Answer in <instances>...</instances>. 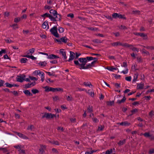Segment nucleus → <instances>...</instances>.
Returning a JSON list of instances; mask_svg holds the SVG:
<instances>
[{"label": "nucleus", "instance_id": "nucleus-1", "mask_svg": "<svg viewBox=\"0 0 154 154\" xmlns=\"http://www.w3.org/2000/svg\"><path fill=\"white\" fill-rule=\"evenodd\" d=\"M79 61L81 63H79L78 60H75L74 63L76 66H80L79 69H88L93 66H92L91 63H89L88 64L86 65L85 66L87 62V60L85 58H79L78 59Z\"/></svg>", "mask_w": 154, "mask_h": 154}, {"label": "nucleus", "instance_id": "nucleus-2", "mask_svg": "<svg viewBox=\"0 0 154 154\" xmlns=\"http://www.w3.org/2000/svg\"><path fill=\"white\" fill-rule=\"evenodd\" d=\"M51 33L57 38L59 37V34L57 33V28L56 26H54L50 30Z\"/></svg>", "mask_w": 154, "mask_h": 154}, {"label": "nucleus", "instance_id": "nucleus-3", "mask_svg": "<svg viewBox=\"0 0 154 154\" xmlns=\"http://www.w3.org/2000/svg\"><path fill=\"white\" fill-rule=\"evenodd\" d=\"M56 116V115L54 114H52L51 113L45 112L44 113L43 115L42 116V118H46L47 119H49L50 118H53Z\"/></svg>", "mask_w": 154, "mask_h": 154}, {"label": "nucleus", "instance_id": "nucleus-4", "mask_svg": "<svg viewBox=\"0 0 154 154\" xmlns=\"http://www.w3.org/2000/svg\"><path fill=\"white\" fill-rule=\"evenodd\" d=\"M25 77L26 75H25L20 74L17 75L16 79L17 82H22L25 80Z\"/></svg>", "mask_w": 154, "mask_h": 154}, {"label": "nucleus", "instance_id": "nucleus-5", "mask_svg": "<svg viewBox=\"0 0 154 154\" xmlns=\"http://www.w3.org/2000/svg\"><path fill=\"white\" fill-rule=\"evenodd\" d=\"M53 18H54V19L51 20V21H60L61 20V15L58 14H56L55 17H53Z\"/></svg>", "mask_w": 154, "mask_h": 154}, {"label": "nucleus", "instance_id": "nucleus-6", "mask_svg": "<svg viewBox=\"0 0 154 154\" xmlns=\"http://www.w3.org/2000/svg\"><path fill=\"white\" fill-rule=\"evenodd\" d=\"M134 34L136 35H139L142 37H143V39H147V35L143 33L134 32Z\"/></svg>", "mask_w": 154, "mask_h": 154}, {"label": "nucleus", "instance_id": "nucleus-7", "mask_svg": "<svg viewBox=\"0 0 154 154\" xmlns=\"http://www.w3.org/2000/svg\"><path fill=\"white\" fill-rule=\"evenodd\" d=\"M40 147L41 148L39 149L40 154H44L45 153V150L46 148V146L45 145H41Z\"/></svg>", "mask_w": 154, "mask_h": 154}, {"label": "nucleus", "instance_id": "nucleus-8", "mask_svg": "<svg viewBox=\"0 0 154 154\" xmlns=\"http://www.w3.org/2000/svg\"><path fill=\"white\" fill-rule=\"evenodd\" d=\"M41 16L42 17H44V18H45L46 17H49L51 20V19L53 20L54 19L53 18V16L47 13H46L42 15Z\"/></svg>", "mask_w": 154, "mask_h": 154}, {"label": "nucleus", "instance_id": "nucleus-9", "mask_svg": "<svg viewBox=\"0 0 154 154\" xmlns=\"http://www.w3.org/2000/svg\"><path fill=\"white\" fill-rule=\"evenodd\" d=\"M47 58L49 59H54L59 58V57L54 54H51L48 56Z\"/></svg>", "mask_w": 154, "mask_h": 154}, {"label": "nucleus", "instance_id": "nucleus-10", "mask_svg": "<svg viewBox=\"0 0 154 154\" xmlns=\"http://www.w3.org/2000/svg\"><path fill=\"white\" fill-rule=\"evenodd\" d=\"M69 40L66 36L60 38V43L63 42L64 43H66Z\"/></svg>", "mask_w": 154, "mask_h": 154}, {"label": "nucleus", "instance_id": "nucleus-11", "mask_svg": "<svg viewBox=\"0 0 154 154\" xmlns=\"http://www.w3.org/2000/svg\"><path fill=\"white\" fill-rule=\"evenodd\" d=\"M118 124H119L121 125L124 126H129L130 125V123L128 122L127 121H125L124 122H122L121 123H119Z\"/></svg>", "mask_w": 154, "mask_h": 154}, {"label": "nucleus", "instance_id": "nucleus-12", "mask_svg": "<svg viewBox=\"0 0 154 154\" xmlns=\"http://www.w3.org/2000/svg\"><path fill=\"white\" fill-rule=\"evenodd\" d=\"M70 53L69 58L68 60L69 62H70L71 60H72L75 58V56L74 55L75 54L73 52L71 51L70 52Z\"/></svg>", "mask_w": 154, "mask_h": 154}, {"label": "nucleus", "instance_id": "nucleus-13", "mask_svg": "<svg viewBox=\"0 0 154 154\" xmlns=\"http://www.w3.org/2000/svg\"><path fill=\"white\" fill-rule=\"evenodd\" d=\"M63 49H60V53L62 54V55L63 57V58L64 59H66L67 58L66 55V52L63 51Z\"/></svg>", "mask_w": 154, "mask_h": 154}, {"label": "nucleus", "instance_id": "nucleus-14", "mask_svg": "<svg viewBox=\"0 0 154 154\" xmlns=\"http://www.w3.org/2000/svg\"><path fill=\"white\" fill-rule=\"evenodd\" d=\"M47 26V29L49 28L48 22V21H45L42 24V27L43 29H46Z\"/></svg>", "mask_w": 154, "mask_h": 154}, {"label": "nucleus", "instance_id": "nucleus-15", "mask_svg": "<svg viewBox=\"0 0 154 154\" xmlns=\"http://www.w3.org/2000/svg\"><path fill=\"white\" fill-rule=\"evenodd\" d=\"M17 135L20 137L24 139H28V137L24 134L20 133H17Z\"/></svg>", "mask_w": 154, "mask_h": 154}, {"label": "nucleus", "instance_id": "nucleus-16", "mask_svg": "<svg viewBox=\"0 0 154 154\" xmlns=\"http://www.w3.org/2000/svg\"><path fill=\"white\" fill-rule=\"evenodd\" d=\"M126 98L125 96H124L121 100H118L117 102V103L118 104H120L121 103H124L126 100Z\"/></svg>", "mask_w": 154, "mask_h": 154}, {"label": "nucleus", "instance_id": "nucleus-17", "mask_svg": "<svg viewBox=\"0 0 154 154\" xmlns=\"http://www.w3.org/2000/svg\"><path fill=\"white\" fill-rule=\"evenodd\" d=\"M120 15L121 14H119L115 13L112 14V16L113 18L115 19L120 18Z\"/></svg>", "mask_w": 154, "mask_h": 154}, {"label": "nucleus", "instance_id": "nucleus-18", "mask_svg": "<svg viewBox=\"0 0 154 154\" xmlns=\"http://www.w3.org/2000/svg\"><path fill=\"white\" fill-rule=\"evenodd\" d=\"M49 12L51 14L53 15L54 17H55L56 14H58L57 11L53 9H51L50 10Z\"/></svg>", "mask_w": 154, "mask_h": 154}, {"label": "nucleus", "instance_id": "nucleus-19", "mask_svg": "<svg viewBox=\"0 0 154 154\" xmlns=\"http://www.w3.org/2000/svg\"><path fill=\"white\" fill-rule=\"evenodd\" d=\"M23 92L26 96H32V94L28 90H24L23 91Z\"/></svg>", "mask_w": 154, "mask_h": 154}, {"label": "nucleus", "instance_id": "nucleus-20", "mask_svg": "<svg viewBox=\"0 0 154 154\" xmlns=\"http://www.w3.org/2000/svg\"><path fill=\"white\" fill-rule=\"evenodd\" d=\"M111 45L112 46H116L118 45H121L122 43L119 42H114L111 44Z\"/></svg>", "mask_w": 154, "mask_h": 154}, {"label": "nucleus", "instance_id": "nucleus-21", "mask_svg": "<svg viewBox=\"0 0 154 154\" xmlns=\"http://www.w3.org/2000/svg\"><path fill=\"white\" fill-rule=\"evenodd\" d=\"M144 85L142 82L140 83L139 84H138L137 85V89H142L143 88Z\"/></svg>", "mask_w": 154, "mask_h": 154}, {"label": "nucleus", "instance_id": "nucleus-22", "mask_svg": "<svg viewBox=\"0 0 154 154\" xmlns=\"http://www.w3.org/2000/svg\"><path fill=\"white\" fill-rule=\"evenodd\" d=\"M126 139H124L122 140H120L119 142L118 143V144L119 146L125 144L126 143Z\"/></svg>", "mask_w": 154, "mask_h": 154}, {"label": "nucleus", "instance_id": "nucleus-23", "mask_svg": "<svg viewBox=\"0 0 154 154\" xmlns=\"http://www.w3.org/2000/svg\"><path fill=\"white\" fill-rule=\"evenodd\" d=\"M49 142L50 143L55 145H59V143L57 141H55V140H51V141H49Z\"/></svg>", "mask_w": 154, "mask_h": 154}, {"label": "nucleus", "instance_id": "nucleus-24", "mask_svg": "<svg viewBox=\"0 0 154 154\" xmlns=\"http://www.w3.org/2000/svg\"><path fill=\"white\" fill-rule=\"evenodd\" d=\"M47 63L46 61L41 62L38 63V64L44 67L47 65Z\"/></svg>", "mask_w": 154, "mask_h": 154}, {"label": "nucleus", "instance_id": "nucleus-25", "mask_svg": "<svg viewBox=\"0 0 154 154\" xmlns=\"http://www.w3.org/2000/svg\"><path fill=\"white\" fill-rule=\"evenodd\" d=\"M42 72L39 70H35L33 72V74L34 75H39L40 76Z\"/></svg>", "mask_w": 154, "mask_h": 154}, {"label": "nucleus", "instance_id": "nucleus-26", "mask_svg": "<svg viewBox=\"0 0 154 154\" xmlns=\"http://www.w3.org/2000/svg\"><path fill=\"white\" fill-rule=\"evenodd\" d=\"M46 73H47L49 75V76H54L55 77L57 76L56 75H55V72L53 71H52L51 72H46Z\"/></svg>", "mask_w": 154, "mask_h": 154}, {"label": "nucleus", "instance_id": "nucleus-27", "mask_svg": "<svg viewBox=\"0 0 154 154\" xmlns=\"http://www.w3.org/2000/svg\"><path fill=\"white\" fill-rule=\"evenodd\" d=\"M106 69L111 71H113L114 70H117L118 69V68H116L110 67H107L106 68Z\"/></svg>", "mask_w": 154, "mask_h": 154}, {"label": "nucleus", "instance_id": "nucleus-28", "mask_svg": "<svg viewBox=\"0 0 154 154\" xmlns=\"http://www.w3.org/2000/svg\"><path fill=\"white\" fill-rule=\"evenodd\" d=\"M56 91H61L63 92V90L62 88H54V92Z\"/></svg>", "mask_w": 154, "mask_h": 154}, {"label": "nucleus", "instance_id": "nucleus-29", "mask_svg": "<svg viewBox=\"0 0 154 154\" xmlns=\"http://www.w3.org/2000/svg\"><path fill=\"white\" fill-rule=\"evenodd\" d=\"M35 49L34 48H32V49H29L28 51H27V54H29L30 53L33 54L34 53L35 51Z\"/></svg>", "mask_w": 154, "mask_h": 154}, {"label": "nucleus", "instance_id": "nucleus-30", "mask_svg": "<svg viewBox=\"0 0 154 154\" xmlns=\"http://www.w3.org/2000/svg\"><path fill=\"white\" fill-rule=\"evenodd\" d=\"M92 41L96 43H102V41L98 39H94L92 40Z\"/></svg>", "mask_w": 154, "mask_h": 154}, {"label": "nucleus", "instance_id": "nucleus-31", "mask_svg": "<svg viewBox=\"0 0 154 154\" xmlns=\"http://www.w3.org/2000/svg\"><path fill=\"white\" fill-rule=\"evenodd\" d=\"M121 46H122L126 48H129V47H130V46H131V45H130V44H129L127 43H122V45Z\"/></svg>", "mask_w": 154, "mask_h": 154}, {"label": "nucleus", "instance_id": "nucleus-32", "mask_svg": "<svg viewBox=\"0 0 154 154\" xmlns=\"http://www.w3.org/2000/svg\"><path fill=\"white\" fill-rule=\"evenodd\" d=\"M87 93L91 97H93L94 96V93L93 91L92 92V91L89 90H88V91L87 92Z\"/></svg>", "mask_w": 154, "mask_h": 154}, {"label": "nucleus", "instance_id": "nucleus-33", "mask_svg": "<svg viewBox=\"0 0 154 154\" xmlns=\"http://www.w3.org/2000/svg\"><path fill=\"white\" fill-rule=\"evenodd\" d=\"M142 53L145 54L147 55L149 54V53L144 49H143L142 50Z\"/></svg>", "mask_w": 154, "mask_h": 154}, {"label": "nucleus", "instance_id": "nucleus-34", "mask_svg": "<svg viewBox=\"0 0 154 154\" xmlns=\"http://www.w3.org/2000/svg\"><path fill=\"white\" fill-rule=\"evenodd\" d=\"M132 13L135 15H139L140 14V11L139 10L133 11Z\"/></svg>", "mask_w": 154, "mask_h": 154}, {"label": "nucleus", "instance_id": "nucleus-35", "mask_svg": "<svg viewBox=\"0 0 154 154\" xmlns=\"http://www.w3.org/2000/svg\"><path fill=\"white\" fill-rule=\"evenodd\" d=\"M32 92L34 94H35L39 92V91L37 89H33L31 90Z\"/></svg>", "mask_w": 154, "mask_h": 154}, {"label": "nucleus", "instance_id": "nucleus-36", "mask_svg": "<svg viewBox=\"0 0 154 154\" xmlns=\"http://www.w3.org/2000/svg\"><path fill=\"white\" fill-rule=\"evenodd\" d=\"M31 87H32V86L31 85V84H30H30L28 83L27 84H25L24 85V88H25L27 89V88H30Z\"/></svg>", "mask_w": 154, "mask_h": 154}, {"label": "nucleus", "instance_id": "nucleus-37", "mask_svg": "<svg viewBox=\"0 0 154 154\" xmlns=\"http://www.w3.org/2000/svg\"><path fill=\"white\" fill-rule=\"evenodd\" d=\"M142 134H143L144 136L146 137H150L151 136V135H150L149 133L146 132Z\"/></svg>", "mask_w": 154, "mask_h": 154}, {"label": "nucleus", "instance_id": "nucleus-38", "mask_svg": "<svg viewBox=\"0 0 154 154\" xmlns=\"http://www.w3.org/2000/svg\"><path fill=\"white\" fill-rule=\"evenodd\" d=\"M34 127L32 125H30V126H28L27 129L28 130H30L31 131H32V130L34 128Z\"/></svg>", "mask_w": 154, "mask_h": 154}, {"label": "nucleus", "instance_id": "nucleus-39", "mask_svg": "<svg viewBox=\"0 0 154 154\" xmlns=\"http://www.w3.org/2000/svg\"><path fill=\"white\" fill-rule=\"evenodd\" d=\"M88 111L89 112H92L93 111L92 107H91L90 106H88L87 109Z\"/></svg>", "mask_w": 154, "mask_h": 154}, {"label": "nucleus", "instance_id": "nucleus-40", "mask_svg": "<svg viewBox=\"0 0 154 154\" xmlns=\"http://www.w3.org/2000/svg\"><path fill=\"white\" fill-rule=\"evenodd\" d=\"M27 60L26 58H22L20 60V62L21 63H24L26 62V60Z\"/></svg>", "mask_w": 154, "mask_h": 154}, {"label": "nucleus", "instance_id": "nucleus-41", "mask_svg": "<svg viewBox=\"0 0 154 154\" xmlns=\"http://www.w3.org/2000/svg\"><path fill=\"white\" fill-rule=\"evenodd\" d=\"M67 100L68 101H71L72 100V96H66Z\"/></svg>", "mask_w": 154, "mask_h": 154}, {"label": "nucleus", "instance_id": "nucleus-42", "mask_svg": "<svg viewBox=\"0 0 154 154\" xmlns=\"http://www.w3.org/2000/svg\"><path fill=\"white\" fill-rule=\"evenodd\" d=\"M112 152V149H111L110 150L108 149L106 151L105 154H111Z\"/></svg>", "mask_w": 154, "mask_h": 154}, {"label": "nucleus", "instance_id": "nucleus-43", "mask_svg": "<svg viewBox=\"0 0 154 154\" xmlns=\"http://www.w3.org/2000/svg\"><path fill=\"white\" fill-rule=\"evenodd\" d=\"M104 128V126L103 125H100L98 127V131H102Z\"/></svg>", "mask_w": 154, "mask_h": 154}, {"label": "nucleus", "instance_id": "nucleus-44", "mask_svg": "<svg viewBox=\"0 0 154 154\" xmlns=\"http://www.w3.org/2000/svg\"><path fill=\"white\" fill-rule=\"evenodd\" d=\"M87 60L90 61L93 60L94 57H87L86 58H85Z\"/></svg>", "mask_w": 154, "mask_h": 154}, {"label": "nucleus", "instance_id": "nucleus-45", "mask_svg": "<svg viewBox=\"0 0 154 154\" xmlns=\"http://www.w3.org/2000/svg\"><path fill=\"white\" fill-rule=\"evenodd\" d=\"M17 24L14 23L12 25H11V26L12 27H13V28L14 29H16L18 28V27L17 26Z\"/></svg>", "mask_w": 154, "mask_h": 154}, {"label": "nucleus", "instance_id": "nucleus-46", "mask_svg": "<svg viewBox=\"0 0 154 154\" xmlns=\"http://www.w3.org/2000/svg\"><path fill=\"white\" fill-rule=\"evenodd\" d=\"M41 80L42 82H43L44 80L45 76L43 72H42L41 74Z\"/></svg>", "mask_w": 154, "mask_h": 154}, {"label": "nucleus", "instance_id": "nucleus-47", "mask_svg": "<svg viewBox=\"0 0 154 154\" xmlns=\"http://www.w3.org/2000/svg\"><path fill=\"white\" fill-rule=\"evenodd\" d=\"M105 17H106L107 19L110 20H113V17H112L111 16L109 15H106L105 16Z\"/></svg>", "mask_w": 154, "mask_h": 154}, {"label": "nucleus", "instance_id": "nucleus-48", "mask_svg": "<svg viewBox=\"0 0 154 154\" xmlns=\"http://www.w3.org/2000/svg\"><path fill=\"white\" fill-rule=\"evenodd\" d=\"M5 85L8 88H11L12 87V84H10L8 82L6 83H5Z\"/></svg>", "mask_w": 154, "mask_h": 154}, {"label": "nucleus", "instance_id": "nucleus-49", "mask_svg": "<svg viewBox=\"0 0 154 154\" xmlns=\"http://www.w3.org/2000/svg\"><path fill=\"white\" fill-rule=\"evenodd\" d=\"M20 20V18L17 17L15 18L14 20V22L15 23H17L19 22Z\"/></svg>", "mask_w": 154, "mask_h": 154}, {"label": "nucleus", "instance_id": "nucleus-50", "mask_svg": "<svg viewBox=\"0 0 154 154\" xmlns=\"http://www.w3.org/2000/svg\"><path fill=\"white\" fill-rule=\"evenodd\" d=\"M137 61L138 62L140 63L142 61V59L141 57H137Z\"/></svg>", "mask_w": 154, "mask_h": 154}, {"label": "nucleus", "instance_id": "nucleus-51", "mask_svg": "<svg viewBox=\"0 0 154 154\" xmlns=\"http://www.w3.org/2000/svg\"><path fill=\"white\" fill-rule=\"evenodd\" d=\"M58 30L60 33H62L64 31V29L62 27H60L58 29Z\"/></svg>", "mask_w": 154, "mask_h": 154}, {"label": "nucleus", "instance_id": "nucleus-52", "mask_svg": "<svg viewBox=\"0 0 154 154\" xmlns=\"http://www.w3.org/2000/svg\"><path fill=\"white\" fill-rule=\"evenodd\" d=\"M125 79L127 81H130L131 80V76L126 77H125Z\"/></svg>", "mask_w": 154, "mask_h": 154}, {"label": "nucleus", "instance_id": "nucleus-53", "mask_svg": "<svg viewBox=\"0 0 154 154\" xmlns=\"http://www.w3.org/2000/svg\"><path fill=\"white\" fill-rule=\"evenodd\" d=\"M44 88L45 89V91L46 92H49V87L48 86H46L44 87Z\"/></svg>", "mask_w": 154, "mask_h": 154}, {"label": "nucleus", "instance_id": "nucleus-54", "mask_svg": "<svg viewBox=\"0 0 154 154\" xmlns=\"http://www.w3.org/2000/svg\"><path fill=\"white\" fill-rule=\"evenodd\" d=\"M122 66L125 67V68H127V62L126 61H124L123 62L122 65Z\"/></svg>", "mask_w": 154, "mask_h": 154}, {"label": "nucleus", "instance_id": "nucleus-55", "mask_svg": "<svg viewBox=\"0 0 154 154\" xmlns=\"http://www.w3.org/2000/svg\"><path fill=\"white\" fill-rule=\"evenodd\" d=\"M119 28L121 29H127V27L125 26L122 25H121Z\"/></svg>", "mask_w": 154, "mask_h": 154}, {"label": "nucleus", "instance_id": "nucleus-56", "mask_svg": "<svg viewBox=\"0 0 154 154\" xmlns=\"http://www.w3.org/2000/svg\"><path fill=\"white\" fill-rule=\"evenodd\" d=\"M11 93H12L13 94L15 95V96H17L18 95V94L17 91H11Z\"/></svg>", "mask_w": 154, "mask_h": 154}, {"label": "nucleus", "instance_id": "nucleus-57", "mask_svg": "<svg viewBox=\"0 0 154 154\" xmlns=\"http://www.w3.org/2000/svg\"><path fill=\"white\" fill-rule=\"evenodd\" d=\"M92 119L93 122L95 123H97L98 122H99V120L98 119L96 118H92Z\"/></svg>", "mask_w": 154, "mask_h": 154}, {"label": "nucleus", "instance_id": "nucleus-58", "mask_svg": "<svg viewBox=\"0 0 154 154\" xmlns=\"http://www.w3.org/2000/svg\"><path fill=\"white\" fill-rule=\"evenodd\" d=\"M115 86L117 88L120 87V84L118 83H114Z\"/></svg>", "mask_w": 154, "mask_h": 154}, {"label": "nucleus", "instance_id": "nucleus-59", "mask_svg": "<svg viewBox=\"0 0 154 154\" xmlns=\"http://www.w3.org/2000/svg\"><path fill=\"white\" fill-rule=\"evenodd\" d=\"M29 78L32 80H35L37 81L38 80V79L34 77L29 76Z\"/></svg>", "mask_w": 154, "mask_h": 154}, {"label": "nucleus", "instance_id": "nucleus-60", "mask_svg": "<svg viewBox=\"0 0 154 154\" xmlns=\"http://www.w3.org/2000/svg\"><path fill=\"white\" fill-rule=\"evenodd\" d=\"M137 65L134 64L133 65H132L131 66V69H134L135 71H136L137 70V69L136 68V66H137Z\"/></svg>", "mask_w": 154, "mask_h": 154}, {"label": "nucleus", "instance_id": "nucleus-61", "mask_svg": "<svg viewBox=\"0 0 154 154\" xmlns=\"http://www.w3.org/2000/svg\"><path fill=\"white\" fill-rule=\"evenodd\" d=\"M84 84L86 86H89V87L90 86V85H91V84L90 82H84Z\"/></svg>", "mask_w": 154, "mask_h": 154}, {"label": "nucleus", "instance_id": "nucleus-62", "mask_svg": "<svg viewBox=\"0 0 154 154\" xmlns=\"http://www.w3.org/2000/svg\"><path fill=\"white\" fill-rule=\"evenodd\" d=\"M0 150H2L4 152H5L8 151V150L6 148H0Z\"/></svg>", "mask_w": 154, "mask_h": 154}, {"label": "nucleus", "instance_id": "nucleus-63", "mask_svg": "<svg viewBox=\"0 0 154 154\" xmlns=\"http://www.w3.org/2000/svg\"><path fill=\"white\" fill-rule=\"evenodd\" d=\"M67 16L68 17H70L71 18H73L74 17L73 14H72V13H70V14H68L67 15Z\"/></svg>", "mask_w": 154, "mask_h": 154}, {"label": "nucleus", "instance_id": "nucleus-64", "mask_svg": "<svg viewBox=\"0 0 154 154\" xmlns=\"http://www.w3.org/2000/svg\"><path fill=\"white\" fill-rule=\"evenodd\" d=\"M153 153H154V149H152L149 150V154H152Z\"/></svg>", "mask_w": 154, "mask_h": 154}]
</instances>
